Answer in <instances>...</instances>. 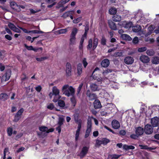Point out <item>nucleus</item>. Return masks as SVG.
I'll use <instances>...</instances> for the list:
<instances>
[{
	"label": "nucleus",
	"instance_id": "nucleus-9",
	"mask_svg": "<svg viewBox=\"0 0 159 159\" xmlns=\"http://www.w3.org/2000/svg\"><path fill=\"white\" fill-rule=\"evenodd\" d=\"M153 126L149 124L146 125L144 127V132L146 134H151L153 132Z\"/></svg>",
	"mask_w": 159,
	"mask_h": 159
},
{
	"label": "nucleus",
	"instance_id": "nucleus-51",
	"mask_svg": "<svg viewBox=\"0 0 159 159\" xmlns=\"http://www.w3.org/2000/svg\"><path fill=\"white\" fill-rule=\"evenodd\" d=\"M74 120L76 123H78L79 122H82V120L81 119H79L78 116H74Z\"/></svg>",
	"mask_w": 159,
	"mask_h": 159
},
{
	"label": "nucleus",
	"instance_id": "nucleus-46",
	"mask_svg": "<svg viewBox=\"0 0 159 159\" xmlns=\"http://www.w3.org/2000/svg\"><path fill=\"white\" fill-rule=\"evenodd\" d=\"M68 30L67 28L61 29L58 30V32L60 34H65L66 33Z\"/></svg>",
	"mask_w": 159,
	"mask_h": 159
},
{
	"label": "nucleus",
	"instance_id": "nucleus-18",
	"mask_svg": "<svg viewBox=\"0 0 159 159\" xmlns=\"http://www.w3.org/2000/svg\"><path fill=\"white\" fill-rule=\"evenodd\" d=\"M109 60L107 59H105L102 61L101 65L102 67L106 68L109 66Z\"/></svg>",
	"mask_w": 159,
	"mask_h": 159
},
{
	"label": "nucleus",
	"instance_id": "nucleus-37",
	"mask_svg": "<svg viewBox=\"0 0 159 159\" xmlns=\"http://www.w3.org/2000/svg\"><path fill=\"white\" fill-rule=\"evenodd\" d=\"M64 121V119L62 117L59 118V121L58 123V125L61 126L63 124V122Z\"/></svg>",
	"mask_w": 159,
	"mask_h": 159
},
{
	"label": "nucleus",
	"instance_id": "nucleus-58",
	"mask_svg": "<svg viewBox=\"0 0 159 159\" xmlns=\"http://www.w3.org/2000/svg\"><path fill=\"white\" fill-rule=\"evenodd\" d=\"M146 53L148 55L150 56L153 55L154 54L153 51L150 50H148L146 51Z\"/></svg>",
	"mask_w": 159,
	"mask_h": 159
},
{
	"label": "nucleus",
	"instance_id": "nucleus-59",
	"mask_svg": "<svg viewBox=\"0 0 159 159\" xmlns=\"http://www.w3.org/2000/svg\"><path fill=\"white\" fill-rule=\"evenodd\" d=\"M154 28L152 25H150L148 28V30L149 31V33L150 34H151L152 33L153 31V30Z\"/></svg>",
	"mask_w": 159,
	"mask_h": 159
},
{
	"label": "nucleus",
	"instance_id": "nucleus-13",
	"mask_svg": "<svg viewBox=\"0 0 159 159\" xmlns=\"http://www.w3.org/2000/svg\"><path fill=\"white\" fill-rule=\"evenodd\" d=\"M134 61L133 58L130 56L126 57L124 60V62L127 65L131 64L134 62Z\"/></svg>",
	"mask_w": 159,
	"mask_h": 159
},
{
	"label": "nucleus",
	"instance_id": "nucleus-28",
	"mask_svg": "<svg viewBox=\"0 0 159 159\" xmlns=\"http://www.w3.org/2000/svg\"><path fill=\"white\" fill-rule=\"evenodd\" d=\"M117 10L116 8L111 7L109 10V13L111 15H115Z\"/></svg>",
	"mask_w": 159,
	"mask_h": 159
},
{
	"label": "nucleus",
	"instance_id": "nucleus-49",
	"mask_svg": "<svg viewBox=\"0 0 159 159\" xmlns=\"http://www.w3.org/2000/svg\"><path fill=\"white\" fill-rule=\"evenodd\" d=\"M80 130H77L76 132V134L75 135V140L77 141L79 138V134L80 133Z\"/></svg>",
	"mask_w": 159,
	"mask_h": 159
},
{
	"label": "nucleus",
	"instance_id": "nucleus-54",
	"mask_svg": "<svg viewBox=\"0 0 159 159\" xmlns=\"http://www.w3.org/2000/svg\"><path fill=\"white\" fill-rule=\"evenodd\" d=\"M47 59V57H43L40 58L37 57L36 58V60L38 61H43Z\"/></svg>",
	"mask_w": 159,
	"mask_h": 159
},
{
	"label": "nucleus",
	"instance_id": "nucleus-63",
	"mask_svg": "<svg viewBox=\"0 0 159 159\" xmlns=\"http://www.w3.org/2000/svg\"><path fill=\"white\" fill-rule=\"evenodd\" d=\"M5 69V66L2 63H0V70L1 71H3Z\"/></svg>",
	"mask_w": 159,
	"mask_h": 159
},
{
	"label": "nucleus",
	"instance_id": "nucleus-19",
	"mask_svg": "<svg viewBox=\"0 0 159 159\" xmlns=\"http://www.w3.org/2000/svg\"><path fill=\"white\" fill-rule=\"evenodd\" d=\"M77 76H80L82 73V66L81 63H79L77 65Z\"/></svg>",
	"mask_w": 159,
	"mask_h": 159
},
{
	"label": "nucleus",
	"instance_id": "nucleus-57",
	"mask_svg": "<svg viewBox=\"0 0 159 159\" xmlns=\"http://www.w3.org/2000/svg\"><path fill=\"white\" fill-rule=\"evenodd\" d=\"M147 50V48L146 47H143L139 48L138 49V51L139 52H143Z\"/></svg>",
	"mask_w": 159,
	"mask_h": 159
},
{
	"label": "nucleus",
	"instance_id": "nucleus-6",
	"mask_svg": "<svg viewBox=\"0 0 159 159\" xmlns=\"http://www.w3.org/2000/svg\"><path fill=\"white\" fill-rule=\"evenodd\" d=\"M24 111V110L23 108H21L15 114L14 116L13 120L14 122H17L20 120Z\"/></svg>",
	"mask_w": 159,
	"mask_h": 159
},
{
	"label": "nucleus",
	"instance_id": "nucleus-21",
	"mask_svg": "<svg viewBox=\"0 0 159 159\" xmlns=\"http://www.w3.org/2000/svg\"><path fill=\"white\" fill-rule=\"evenodd\" d=\"M75 11L74 10L69 11L64 13L62 16V17L64 18H66L67 17L69 16L70 14H74Z\"/></svg>",
	"mask_w": 159,
	"mask_h": 159
},
{
	"label": "nucleus",
	"instance_id": "nucleus-62",
	"mask_svg": "<svg viewBox=\"0 0 159 159\" xmlns=\"http://www.w3.org/2000/svg\"><path fill=\"white\" fill-rule=\"evenodd\" d=\"M42 89V87L41 86V85H39L35 88V90L38 92H39L41 91Z\"/></svg>",
	"mask_w": 159,
	"mask_h": 159
},
{
	"label": "nucleus",
	"instance_id": "nucleus-40",
	"mask_svg": "<svg viewBox=\"0 0 159 159\" xmlns=\"http://www.w3.org/2000/svg\"><path fill=\"white\" fill-rule=\"evenodd\" d=\"M39 129L40 131L42 132H45L48 130V128L47 127L43 126L39 127Z\"/></svg>",
	"mask_w": 159,
	"mask_h": 159
},
{
	"label": "nucleus",
	"instance_id": "nucleus-11",
	"mask_svg": "<svg viewBox=\"0 0 159 159\" xmlns=\"http://www.w3.org/2000/svg\"><path fill=\"white\" fill-rule=\"evenodd\" d=\"M144 132V129L141 127H137L135 128V133L139 137L143 135Z\"/></svg>",
	"mask_w": 159,
	"mask_h": 159
},
{
	"label": "nucleus",
	"instance_id": "nucleus-15",
	"mask_svg": "<svg viewBox=\"0 0 159 159\" xmlns=\"http://www.w3.org/2000/svg\"><path fill=\"white\" fill-rule=\"evenodd\" d=\"M94 108L96 109H98L101 108L102 105L100 101L98 99L94 100L93 102Z\"/></svg>",
	"mask_w": 159,
	"mask_h": 159
},
{
	"label": "nucleus",
	"instance_id": "nucleus-7",
	"mask_svg": "<svg viewBox=\"0 0 159 159\" xmlns=\"http://www.w3.org/2000/svg\"><path fill=\"white\" fill-rule=\"evenodd\" d=\"M89 147L87 146H84L82 148V150L79 155V156L80 158H82L84 157L87 154L89 151Z\"/></svg>",
	"mask_w": 159,
	"mask_h": 159
},
{
	"label": "nucleus",
	"instance_id": "nucleus-44",
	"mask_svg": "<svg viewBox=\"0 0 159 159\" xmlns=\"http://www.w3.org/2000/svg\"><path fill=\"white\" fill-rule=\"evenodd\" d=\"M139 137V136L135 133V134H132L130 136L131 139L135 140L138 139Z\"/></svg>",
	"mask_w": 159,
	"mask_h": 159
},
{
	"label": "nucleus",
	"instance_id": "nucleus-26",
	"mask_svg": "<svg viewBox=\"0 0 159 159\" xmlns=\"http://www.w3.org/2000/svg\"><path fill=\"white\" fill-rule=\"evenodd\" d=\"M141 27L139 25H136L133 27L132 30L134 32H138L141 30Z\"/></svg>",
	"mask_w": 159,
	"mask_h": 159
},
{
	"label": "nucleus",
	"instance_id": "nucleus-64",
	"mask_svg": "<svg viewBox=\"0 0 159 159\" xmlns=\"http://www.w3.org/2000/svg\"><path fill=\"white\" fill-rule=\"evenodd\" d=\"M5 38L8 40H11L12 39L11 37L8 34L6 35Z\"/></svg>",
	"mask_w": 159,
	"mask_h": 159
},
{
	"label": "nucleus",
	"instance_id": "nucleus-22",
	"mask_svg": "<svg viewBox=\"0 0 159 159\" xmlns=\"http://www.w3.org/2000/svg\"><path fill=\"white\" fill-rule=\"evenodd\" d=\"M8 98V95L5 93H2L0 94V99L3 101L7 100Z\"/></svg>",
	"mask_w": 159,
	"mask_h": 159
},
{
	"label": "nucleus",
	"instance_id": "nucleus-48",
	"mask_svg": "<svg viewBox=\"0 0 159 159\" xmlns=\"http://www.w3.org/2000/svg\"><path fill=\"white\" fill-rule=\"evenodd\" d=\"M123 55V53L121 52H115L114 54V56L116 57H122Z\"/></svg>",
	"mask_w": 159,
	"mask_h": 159
},
{
	"label": "nucleus",
	"instance_id": "nucleus-4",
	"mask_svg": "<svg viewBox=\"0 0 159 159\" xmlns=\"http://www.w3.org/2000/svg\"><path fill=\"white\" fill-rule=\"evenodd\" d=\"M11 73V71L10 69L7 70L6 71L5 74L2 75V77L0 76V79H1L2 82L8 81L10 78Z\"/></svg>",
	"mask_w": 159,
	"mask_h": 159
},
{
	"label": "nucleus",
	"instance_id": "nucleus-55",
	"mask_svg": "<svg viewBox=\"0 0 159 159\" xmlns=\"http://www.w3.org/2000/svg\"><path fill=\"white\" fill-rule=\"evenodd\" d=\"M82 62L84 67L86 68L88 64V63L86 61V58H84Z\"/></svg>",
	"mask_w": 159,
	"mask_h": 159
},
{
	"label": "nucleus",
	"instance_id": "nucleus-41",
	"mask_svg": "<svg viewBox=\"0 0 159 159\" xmlns=\"http://www.w3.org/2000/svg\"><path fill=\"white\" fill-rule=\"evenodd\" d=\"M103 145H106L108 143L110 142V140L106 138H103Z\"/></svg>",
	"mask_w": 159,
	"mask_h": 159
},
{
	"label": "nucleus",
	"instance_id": "nucleus-12",
	"mask_svg": "<svg viewBox=\"0 0 159 159\" xmlns=\"http://www.w3.org/2000/svg\"><path fill=\"white\" fill-rule=\"evenodd\" d=\"M151 123L153 127L157 126L159 125V118L157 117H155L151 120Z\"/></svg>",
	"mask_w": 159,
	"mask_h": 159
},
{
	"label": "nucleus",
	"instance_id": "nucleus-14",
	"mask_svg": "<svg viewBox=\"0 0 159 159\" xmlns=\"http://www.w3.org/2000/svg\"><path fill=\"white\" fill-rule=\"evenodd\" d=\"M111 125L112 127L114 129H118L120 127V124L119 122L116 120H113L112 121Z\"/></svg>",
	"mask_w": 159,
	"mask_h": 159
},
{
	"label": "nucleus",
	"instance_id": "nucleus-20",
	"mask_svg": "<svg viewBox=\"0 0 159 159\" xmlns=\"http://www.w3.org/2000/svg\"><path fill=\"white\" fill-rule=\"evenodd\" d=\"M108 25L109 27L111 30H117L116 24L112 21L111 20L109 21Z\"/></svg>",
	"mask_w": 159,
	"mask_h": 159
},
{
	"label": "nucleus",
	"instance_id": "nucleus-1",
	"mask_svg": "<svg viewBox=\"0 0 159 159\" xmlns=\"http://www.w3.org/2000/svg\"><path fill=\"white\" fill-rule=\"evenodd\" d=\"M62 90L64 91V94L67 97L71 95L72 96H74L75 89L72 86L69 87L68 85H65L63 86Z\"/></svg>",
	"mask_w": 159,
	"mask_h": 159
},
{
	"label": "nucleus",
	"instance_id": "nucleus-35",
	"mask_svg": "<svg viewBox=\"0 0 159 159\" xmlns=\"http://www.w3.org/2000/svg\"><path fill=\"white\" fill-rule=\"evenodd\" d=\"M93 40L92 39H90L88 41V44L87 46V48L88 50L91 49L92 47Z\"/></svg>",
	"mask_w": 159,
	"mask_h": 159
},
{
	"label": "nucleus",
	"instance_id": "nucleus-36",
	"mask_svg": "<svg viewBox=\"0 0 159 159\" xmlns=\"http://www.w3.org/2000/svg\"><path fill=\"white\" fill-rule=\"evenodd\" d=\"M57 101L58 106L61 107H63L65 105V102L62 100H58Z\"/></svg>",
	"mask_w": 159,
	"mask_h": 159
},
{
	"label": "nucleus",
	"instance_id": "nucleus-60",
	"mask_svg": "<svg viewBox=\"0 0 159 159\" xmlns=\"http://www.w3.org/2000/svg\"><path fill=\"white\" fill-rule=\"evenodd\" d=\"M54 108V105L52 103H50L47 106V108L50 110H53Z\"/></svg>",
	"mask_w": 159,
	"mask_h": 159
},
{
	"label": "nucleus",
	"instance_id": "nucleus-47",
	"mask_svg": "<svg viewBox=\"0 0 159 159\" xmlns=\"http://www.w3.org/2000/svg\"><path fill=\"white\" fill-rule=\"evenodd\" d=\"M92 130L90 129H86V130L85 134L84 136L85 138H87L89 135L90 132Z\"/></svg>",
	"mask_w": 159,
	"mask_h": 159
},
{
	"label": "nucleus",
	"instance_id": "nucleus-16",
	"mask_svg": "<svg viewBox=\"0 0 159 159\" xmlns=\"http://www.w3.org/2000/svg\"><path fill=\"white\" fill-rule=\"evenodd\" d=\"M140 59L142 62L144 63H148L150 61L148 57L144 55H142L140 57Z\"/></svg>",
	"mask_w": 159,
	"mask_h": 159
},
{
	"label": "nucleus",
	"instance_id": "nucleus-23",
	"mask_svg": "<svg viewBox=\"0 0 159 159\" xmlns=\"http://www.w3.org/2000/svg\"><path fill=\"white\" fill-rule=\"evenodd\" d=\"M135 147L132 145H128L127 144H124L123 146V149L126 150H129V149H134L135 148Z\"/></svg>",
	"mask_w": 159,
	"mask_h": 159
},
{
	"label": "nucleus",
	"instance_id": "nucleus-32",
	"mask_svg": "<svg viewBox=\"0 0 159 159\" xmlns=\"http://www.w3.org/2000/svg\"><path fill=\"white\" fill-rule=\"evenodd\" d=\"M70 101L71 103L72 106L73 107H75L77 102L75 96H72L70 98Z\"/></svg>",
	"mask_w": 159,
	"mask_h": 159
},
{
	"label": "nucleus",
	"instance_id": "nucleus-43",
	"mask_svg": "<svg viewBox=\"0 0 159 159\" xmlns=\"http://www.w3.org/2000/svg\"><path fill=\"white\" fill-rule=\"evenodd\" d=\"M82 17H80L73 20V22L74 24H77L80 22L82 20Z\"/></svg>",
	"mask_w": 159,
	"mask_h": 159
},
{
	"label": "nucleus",
	"instance_id": "nucleus-10",
	"mask_svg": "<svg viewBox=\"0 0 159 159\" xmlns=\"http://www.w3.org/2000/svg\"><path fill=\"white\" fill-rule=\"evenodd\" d=\"M66 75L67 77L71 75V66L69 62H67L66 65Z\"/></svg>",
	"mask_w": 159,
	"mask_h": 159
},
{
	"label": "nucleus",
	"instance_id": "nucleus-50",
	"mask_svg": "<svg viewBox=\"0 0 159 159\" xmlns=\"http://www.w3.org/2000/svg\"><path fill=\"white\" fill-rule=\"evenodd\" d=\"M8 26L12 30H14V28L16 27L14 24L11 22L9 23Z\"/></svg>",
	"mask_w": 159,
	"mask_h": 159
},
{
	"label": "nucleus",
	"instance_id": "nucleus-25",
	"mask_svg": "<svg viewBox=\"0 0 159 159\" xmlns=\"http://www.w3.org/2000/svg\"><path fill=\"white\" fill-rule=\"evenodd\" d=\"M121 37L122 39L130 41L132 40V38L129 35L126 34H122Z\"/></svg>",
	"mask_w": 159,
	"mask_h": 159
},
{
	"label": "nucleus",
	"instance_id": "nucleus-30",
	"mask_svg": "<svg viewBox=\"0 0 159 159\" xmlns=\"http://www.w3.org/2000/svg\"><path fill=\"white\" fill-rule=\"evenodd\" d=\"M98 43V39L95 37L93 38V49L95 50L97 46Z\"/></svg>",
	"mask_w": 159,
	"mask_h": 159
},
{
	"label": "nucleus",
	"instance_id": "nucleus-61",
	"mask_svg": "<svg viewBox=\"0 0 159 159\" xmlns=\"http://www.w3.org/2000/svg\"><path fill=\"white\" fill-rule=\"evenodd\" d=\"M19 28L22 30L24 32L26 33H30V30H28L26 29L25 28H24L23 27H19Z\"/></svg>",
	"mask_w": 159,
	"mask_h": 159
},
{
	"label": "nucleus",
	"instance_id": "nucleus-45",
	"mask_svg": "<svg viewBox=\"0 0 159 159\" xmlns=\"http://www.w3.org/2000/svg\"><path fill=\"white\" fill-rule=\"evenodd\" d=\"M83 86V84L81 83L79 85L78 88L77 89V91L76 93V94L77 95H78L80 93V91L81 90V89L82 88Z\"/></svg>",
	"mask_w": 159,
	"mask_h": 159
},
{
	"label": "nucleus",
	"instance_id": "nucleus-27",
	"mask_svg": "<svg viewBox=\"0 0 159 159\" xmlns=\"http://www.w3.org/2000/svg\"><path fill=\"white\" fill-rule=\"evenodd\" d=\"M92 122L91 119H88L87 120V129L92 130Z\"/></svg>",
	"mask_w": 159,
	"mask_h": 159
},
{
	"label": "nucleus",
	"instance_id": "nucleus-31",
	"mask_svg": "<svg viewBox=\"0 0 159 159\" xmlns=\"http://www.w3.org/2000/svg\"><path fill=\"white\" fill-rule=\"evenodd\" d=\"M120 156V155L116 154L109 155L108 156V158H111V159H117Z\"/></svg>",
	"mask_w": 159,
	"mask_h": 159
},
{
	"label": "nucleus",
	"instance_id": "nucleus-34",
	"mask_svg": "<svg viewBox=\"0 0 159 159\" xmlns=\"http://www.w3.org/2000/svg\"><path fill=\"white\" fill-rule=\"evenodd\" d=\"M107 39L103 36H102L101 39V44L103 46H106V45Z\"/></svg>",
	"mask_w": 159,
	"mask_h": 159
},
{
	"label": "nucleus",
	"instance_id": "nucleus-29",
	"mask_svg": "<svg viewBox=\"0 0 159 159\" xmlns=\"http://www.w3.org/2000/svg\"><path fill=\"white\" fill-rule=\"evenodd\" d=\"M10 5L11 7L13 9L17 11V8L18 7V5L15 2H12L10 3Z\"/></svg>",
	"mask_w": 159,
	"mask_h": 159
},
{
	"label": "nucleus",
	"instance_id": "nucleus-39",
	"mask_svg": "<svg viewBox=\"0 0 159 159\" xmlns=\"http://www.w3.org/2000/svg\"><path fill=\"white\" fill-rule=\"evenodd\" d=\"M152 63L154 64H157L159 63V57H156L153 58Z\"/></svg>",
	"mask_w": 159,
	"mask_h": 159
},
{
	"label": "nucleus",
	"instance_id": "nucleus-56",
	"mask_svg": "<svg viewBox=\"0 0 159 159\" xmlns=\"http://www.w3.org/2000/svg\"><path fill=\"white\" fill-rule=\"evenodd\" d=\"M24 46L28 50H33V47L32 46H28L26 44H24Z\"/></svg>",
	"mask_w": 159,
	"mask_h": 159
},
{
	"label": "nucleus",
	"instance_id": "nucleus-33",
	"mask_svg": "<svg viewBox=\"0 0 159 159\" xmlns=\"http://www.w3.org/2000/svg\"><path fill=\"white\" fill-rule=\"evenodd\" d=\"M47 2L48 3H51L52 4L48 6V8H51L56 3L54 2L55 0H46Z\"/></svg>",
	"mask_w": 159,
	"mask_h": 159
},
{
	"label": "nucleus",
	"instance_id": "nucleus-52",
	"mask_svg": "<svg viewBox=\"0 0 159 159\" xmlns=\"http://www.w3.org/2000/svg\"><path fill=\"white\" fill-rule=\"evenodd\" d=\"M139 146L141 147V149H145L146 150H151L152 148L151 147H148L147 145H140Z\"/></svg>",
	"mask_w": 159,
	"mask_h": 159
},
{
	"label": "nucleus",
	"instance_id": "nucleus-42",
	"mask_svg": "<svg viewBox=\"0 0 159 159\" xmlns=\"http://www.w3.org/2000/svg\"><path fill=\"white\" fill-rule=\"evenodd\" d=\"M101 145V141L98 139H96L95 140V146L96 147L99 148Z\"/></svg>",
	"mask_w": 159,
	"mask_h": 159
},
{
	"label": "nucleus",
	"instance_id": "nucleus-17",
	"mask_svg": "<svg viewBox=\"0 0 159 159\" xmlns=\"http://www.w3.org/2000/svg\"><path fill=\"white\" fill-rule=\"evenodd\" d=\"M91 89L93 91H99L100 89L98 85L95 83H92L90 85Z\"/></svg>",
	"mask_w": 159,
	"mask_h": 159
},
{
	"label": "nucleus",
	"instance_id": "nucleus-53",
	"mask_svg": "<svg viewBox=\"0 0 159 159\" xmlns=\"http://www.w3.org/2000/svg\"><path fill=\"white\" fill-rule=\"evenodd\" d=\"M139 42V39L138 37H135L132 40V42L134 44H136L138 43Z\"/></svg>",
	"mask_w": 159,
	"mask_h": 159
},
{
	"label": "nucleus",
	"instance_id": "nucleus-3",
	"mask_svg": "<svg viewBox=\"0 0 159 159\" xmlns=\"http://www.w3.org/2000/svg\"><path fill=\"white\" fill-rule=\"evenodd\" d=\"M78 30L76 28H74L72 30L70 35V44H74L76 40V35L77 33Z\"/></svg>",
	"mask_w": 159,
	"mask_h": 159
},
{
	"label": "nucleus",
	"instance_id": "nucleus-24",
	"mask_svg": "<svg viewBox=\"0 0 159 159\" xmlns=\"http://www.w3.org/2000/svg\"><path fill=\"white\" fill-rule=\"evenodd\" d=\"M113 20L116 22L120 21L121 20V17L120 16L115 14L112 17Z\"/></svg>",
	"mask_w": 159,
	"mask_h": 159
},
{
	"label": "nucleus",
	"instance_id": "nucleus-2",
	"mask_svg": "<svg viewBox=\"0 0 159 159\" xmlns=\"http://www.w3.org/2000/svg\"><path fill=\"white\" fill-rule=\"evenodd\" d=\"M52 92L55 95V97L52 100L53 102H56L61 97L59 95V90L57 87L54 86L52 89Z\"/></svg>",
	"mask_w": 159,
	"mask_h": 159
},
{
	"label": "nucleus",
	"instance_id": "nucleus-38",
	"mask_svg": "<svg viewBox=\"0 0 159 159\" xmlns=\"http://www.w3.org/2000/svg\"><path fill=\"white\" fill-rule=\"evenodd\" d=\"M7 132L9 136L11 135L13 133V129L11 127H9L7 129Z\"/></svg>",
	"mask_w": 159,
	"mask_h": 159
},
{
	"label": "nucleus",
	"instance_id": "nucleus-5",
	"mask_svg": "<svg viewBox=\"0 0 159 159\" xmlns=\"http://www.w3.org/2000/svg\"><path fill=\"white\" fill-rule=\"evenodd\" d=\"M86 95L89 101L96 100L97 97L95 93H92L88 89L87 91Z\"/></svg>",
	"mask_w": 159,
	"mask_h": 159
},
{
	"label": "nucleus",
	"instance_id": "nucleus-8",
	"mask_svg": "<svg viewBox=\"0 0 159 159\" xmlns=\"http://www.w3.org/2000/svg\"><path fill=\"white\" fill-rule=\"evenodd\" d=\"M132 23L131 22H127L125 21H121L119 23V25L122 27H123L126 29H129L131 28L132 25Z\"/></svg>",
	"mask_w": 159,
	"mask_h": 159
}]
</instances>
